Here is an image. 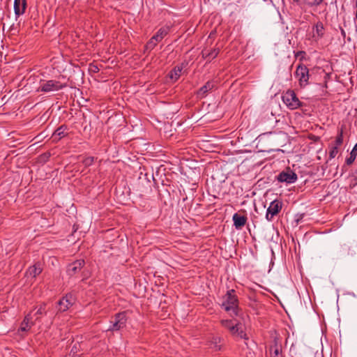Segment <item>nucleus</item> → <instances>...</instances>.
<instances>
[{
    "instance_id": "nucleus-1",
    "label": "nucleus",
    "mask_w": 357,
    "mask_h": 357,
    "mask_svg": "<svg viewBox=\"0 0 357 357\" xmlns=\"http://www.w3.org/2000/svg\"><path fill=\"white\" fill-rule=\"evenodd\" d=\"M223 301L221 307L226 312L231 313V314L237 316L238 314V299L236 295L234 289H231L227 291L226 294L222 298Z\"/></svg>"
},
{
    "instance_id": "nucleus-2",
    "label": "nucleus",
    "mask_w": 357,
    "mask_h": 357,
    "mask_svg": "<svg viewBox=\"0 0 357 357\" xmlns=\"http://www.w3.org/2000/svg\"><path fill=\"white\" fill-rule=\"evenodd\" d=\"M66 86V83H62L56 79L40 80L38 91L44 93L54 92L63 89Z\"/></svg>"
},
{
    "instance_id": "nucleus-3",
    "label": "nucleus",
    "mask_w": 357,
    "mask_h": 357,
    "mask_svg": "<svg viewBox=\"0 0 357 357\" xmlns=\"http://www.w3.org/2000/svg\"><path fill=\"white\" fill-rule=\"evenodd\" d=\"M283 102L290 109H296L303 106V103L298 99L293 90H288L282 97Z\"/></svg>"
},
{
    "instance_id": "nucleus-4",
    "label": "nucleus",
    "mask_w": 357,
    "mask_h": 357,
    "mask_svg": "<svg viewBox=\"0 0 357 357\" xmlns=\"http://www.w3.org/2000/svg\"><path fill=\"white\" fill-rule=\"evenodd\" d=\"M128 317L126 312H121L114 315V321H111V326L107 331H118L123 328L126 326Z\"/></svg>"
},
{
    "instance_id": "nucleus-5",
    "label": "nucleus",
    "mask_w": 357,
    "mask_h": 357,
    "mask_svg": "<svg viewBox=\"0 0 357 357\" xmlns=\"http://www.w3.org/2000/svg\"><path fill=\"white\" fill-rule=\"evenodd\" d=\"M295 77L298 79L301 87H305L310 84L309 69L302 63L298 65L295 71Z\"/></svg>"
},
{
    "instance_id": "nucleus-6",
    "label": "nucleus",
    "mask_w": 357,
    "mask_h": 357,
    "mask_svg": "<svg viewBox=\"0 0 357 357\" xmlns=\"http://www.w3.org/2000/svg\"><path fill=\"white\" fill-rule=\"evenodd\" d=\"M282 202L279 199H275L271 202L266 210V219L268 221H272L275 216L278 215L282 208Z\"/></svg>"
},
{
    "instance_id": "nucleus-7",
    "label": "nucleus",
    "mask_w": 357,
    "mask_h": 357,
    "mask_svg": "<svg viewBox=\"0 0 357 357\" xmlns=\"http://www.w3.org/2000/svg\"><path fill=\"white\" fill-rule=\"evenodd\" d=\"M297 178V174L289 167L281 172L277 176V180L279 182L287 183H294L296 181Z\"/></svg>"
},
{
    "instance_id": "nucleus-8",
    "label": "nucleus",
    "mask_w": 357,
    "mask_h": 357,
    "mask_svg": "<svg viewBox=\"0 0 357 357\" xmlns=\"http://www.w3.org/2000/svg\"><path fill=\"white\" fill-rule=\"evenodd\" d=\"M75 301V299L71 294L63 296L58 302V312H66L74 304Z\"/></svg>"
},
{
    "instance_id": "nucleus-9",
    "label": "nucleus",
    "mask_w": 357,
    "mask_h": 357,
    "mask_svg": "<svg viewBox=\"0 0 357 357\" xmlns=\"http://www.w3.org/2000/svg\"><path fill=\"white\" fill-rule=\"evenodd\" d=\"M85 265V261L82 259H77L69 264L67 266L66 273L68 276L73 277L82 269Z\"/></svg>"
},
{
    "instance_id": "nucleus-10",
    "label": "nucleus",
    "mask_w": 357,
    "mask_h": 357,
    "mask_svg": "<svg viewBox=\"0 0 357 357\" xmlns=\"http://www.w3.org/2000/svg\"><path fill=\"white\" fill-rule=\"evenodd\" d=\"M215 86L216 82L215 80H209L197 91L196 94L199 98H203Z\"/></svg>"
},
{
    "instance_id": "nucleus-11",
    "label": "nucleus",
    "mask_w": 357,
    "mask_h": 357,
    "mask_svg": "<svg viewBox=\"0 0 357 357\" xmlns=\"http://www.w3.org/2000/svg\"><path fill=\"white\" fill-rule=\"evenodd\" d=\"M232 220L234 227L236 229H241L245 225L248 218L246 215H241L239 213H236L233 215Z\"/></svg>"
},
{
    "instance_id": "nucleus-12",
    "label": "nucleus",
    "mask_w": 357,
    "mask_h": 357,
    "mask_svg": "<svg viewBox=\"0 0 357 357\" xmlns=\"http://www.w3.org/2000/svg\"><path fill=\"white\" fill-rule=\"evenodd\" d=\"M26 8V0H15L14 1V12L16 20L25 13Z\"/></svg>"
},
{
    "instance_id": "nucleus-13",
    "label": "nucleus",
    "mask_w": 357,
    "mask_h": 357,
    "mask_svg": "<svg viewBox=\"0 0 357 357\" xmlns=\"http://www.w3.org/2000/svg\"><path fill=\"white\" fill-rule=\"evenodd\" d=\"M68 128L66 125H61L59 126L52 134V140L53 142L56 143L61 140L63 137L68 135Z\"/></svg>"
},
{
    "instance_id": "nucleus-14",
    "label": "nucleus",
    "mask_w": 357,
    "mask_h": 357,
    "mask_svg": "<svg viewBox=\"0 0 357 357\" xmlns=\"http://www.w3.org/2000/svg\"><path fill=\"white\" fill-rule=\"evenodd\" d=\"M219 52V48H213L211 50L204 48V50H202L201 55L204 59H206L208 62H210L211 61L217 57Z\"/></svg>"
},
{
    "instance_id": "nucleus-15",
    "label": "nucleus",
    "mask_w": 357,
    "mask_h": 357,
    "mask_svg": "<svg viewBox=\"0 0 357 357\" xmlns=\"http://www.w3.org/2000/svg\"><path fill=\"white\" fill-rule=\"evenodd\" d=\"M33 317H31V313L26 315L24 319L22 321L20 327L18 331L22 332H26L29 331L31 326L34 325V322L31 321Z\"/></svg>"
},
{
    "instance_id": "nucleus-16",
    "label": "nucleus",
    "mask_w": 357,
    "mask_h": 357,
    "mask_svg": "<svg viewBox=\"0 0 357 357\" xmlns=\"http://www.w3.org/2000/svg\"><path fill=\"white\" fill-rule=\"evenodd\" d=\"M186 66V63H182L181 65L176 66L169 73V77L174 82L177 81L180 76L182 70Z\"/></svg>"
},
{
    "instance_id": "nucleus-17",
    "label": "nucleus",
    "mask_w": 357,
    "mask_h": 357,
    "mask_svg": "<svg viewBox=\"0 0 357 357\" xmlns=\"http://www.w3.org/2000/svg\"><path fill=\"white\" fill-rule=\"evenodd\" d=\"M269 353L271 357H283L281 346L277 340H274L273 344L270 346Z\"/></svg>"
},
{
    "instance_id": "nucleus-18",
    "label": "nucleus",
    "mask_w": 357,
    "mask_h": 357,
    "mask_svg": "<svg viewBox=\"0 0 357 357\" xmlns=\"http://www.w3.org/2000/svg\"><path fill=\"white\" fill-rule=\"evenodd\" d=\"M43 271L41 264L40 263H36L33 266H30L26 271V275L31 276L35 278L36 276L40 275Z\"/></svg>"
},
{
    "instance_id": "nucleus-19",
    "label": "nucleus",
    "mask_w": 357,
    "mask_h": 357,
    "mask_svg": "<svg viewBox=\"0 0 357 357\" xmlns=\"http://www.w3.org/2000/svg\"><path fill=\"white\" fill-rule=\"evenodd\" d=\"M221 324L222 326H224L225 328H227L231 333H236L238 331V323H234L233 320H222Z\"/></svg>"
},
{
    "instance_id": "nucleus-20",
    "label": "nucleus",
    "mask_w": 357,
    "mask_h": 357,
    "mask_svg": "<svg viewBox=\"0 0 357 357\" xmlns=\"http://www.w3.org/2000/svg\"><path fill=\"white\" fill-rule=\"evenodd\" d=\"M169 26H165L161 27L157 33L153 36V39L158 42H160L169 33Z\"/></svg>"
},
{
    "instance_id": "nucleus-21",
    "label": "nucleus",
    "mask_w": 357,
    "mask_h": 357,
    "mask_svg": "<svg viewBox=\"0 0 357 357\" xmlns=\"http://www.w3.org/2000/svg\"><path fill=\"white\" fill-rule=\"evenodd\" d=\"M220 337H213L212 339L209 341V347L213 349L215 351H219L221 349V345L220 344Z\"/></svg>"
},
{
    "instance_id": "nucleus-22",
    "label": "nucleus",
    "mask_w": 357,
    "mask_h": 357,
    "mask_svg": "<svg viewBox=\"0 0 357 357\" xmlns=\"http://www.w3.org/2000/svg\"><path fill=\"white\" fill-rule=\"evenodd\" d=\"M313 30L316 31V33L318 36L322 37L324 34V27L323 23L321 22H318L313 28Z\"/></svg>"
},
{
    "instance_id": "nucleus-23",
    "label": "nucleus",
    "mask_w": 357,
    "mask_h": 357,
    "mask_svg": "<svg viewBox=\"0 0 357 357\" xmlns=\"http://www.w3.org/2000/svg\"><path fill=\"white\" fill-rule=\"evenodd\" d=\"M344 126H342V128L338 130L337 132V136L336 137V139L335 141V146L338 147L339 146L342 145L343 143V131H344Z\"/></svg>"
},
{
    "instance_id": "nucleus-24",
    "label": "nucleus",
    "mask_w": 357,
    "mask_h": 357,
    "mask_svg": "<svg viewBox=\"0 0 357 357\" xmlns=\"http://www.w3.org/2000/svg\"><path fill=\"white\" fill-rule=\"evenodd\" d=\"M233 335L239 337L241 339L248 340V337L247 334L243 331L242 325L238 323V331L236 333H231Z\"/></svg>"
},
{
    "instance_id": "nucleus-25",
    "label": "nucleus",
    "mask_w": 357,
    "mask_h": 357,
    "mask_svg": "<svg viewBox=\"0 0 357 357\" xmlns=\"http://www.w3.org/2000/svg\"><path fill=\"white\" fill-rule=\"evenodd\" d=\"M45 306L46 305L45 303L42 304L40 305V307H38V309L37 310L35 315L36 316V321H38L39 319V315H42V314H47V312L45 310Z\"/></svg>"
},
{
    "instance_id": "nucleus-26",
    "label": "nucleus",
    "mask_w": 357,
    "mask_h": 357,
    "mask_svg": "<svg viewBox=\"0 0 357 357\" xmlns=\"http://www.w3.org/2000/svg\"><path fill=\"white\" fill-rule=\"evenodd\" d=\"M158 42L153 39V37H151V39L147 42L145 45L146 50H149V51L153 50L155 47L157 45Z\"/></svg>"
},
{
    "instance_id": "nucleus-27",
    "label": "nucleus",
    "mask_w": 357,
    "mask_h": 357,
    "mask_svg": "<svg viewBox=\"0 0 357 357\" xmlns=\"http://www.w3.org/2000/svg\"><path fill=\"white\" fill-rule=\"evenodd\" d=\"M356 155H357V153L354 152V151L351 150V151L350 153V155H349V157H348L346 159V164L347 165H351L354 162V160H355V159L356 158Z\"/></svg>"
},
{
    "instance_id": "nucleus-28",
    "label": "nucleus",
    "mask_w": 357,
    "mask_h": 357,
    "mask_svg": "<svg viewBox=\"0 0 357 357\" xmlns=\"http://www.w3.org/2000/svg\"><path fill=\"white\" fill-rule=\"evenodd\" d=\"M93 162H94V157H92V156L86 157L82 160L83 165L86 167L92 165Z\"/></svg>"
},
{
    "instance_id": "nucleus-29",
    "label": "nucleus",
    "mask_w": 357,
    "mask_h": 357,
    "mask_svg": "<svg viewBox=\"0 0 357 357\" xmlns=\"http://www.w3.org/2000/svg\"><path fill=\"white\" fill-rule=\"evenodd\" d=\"M50 156L51 153L50 152H45L39 156V161L40 162H45L49 160Z\"/></svg>"
},
{
    "instance_id": "nucleus-30",
    "label": "nucleus",
    "mask_w": 357,
    "mask_h": 357,
    "mask_svg": "<svg viewBox=\"0 0 357 357\" xmlns=\"http://www.w3.org/2000/svg\"><path fill=\"white\" fill-rule=\"evenodd\" d=\"M338 153V148L337 146H333L329 151V158H334Z\"/></svg>"
},
{
    "instance_id": "nucleus-31",
    "label": "nucleus",
    "mask_w": 357,
    "mask_h": 357,
    "mask_svg": "<svg viewBox=\"0 0 357 357\" xmlns=\"http://www.w3.org/2000/svg\"><path fill=\"white\" fill-rule=\"evenodd\" d=\"M324 0H308L307 4L312 7V6H319Z\"/></svg>"
},
{
    "instance_id": "nucleus-32",
    "label": "nucleus",
    "mask_w": 357,
    "mask_h": 357,
    "mask_svg": "<svg viewBox=\"0 0 357 357\" xmlns=\"http://www.w3.org/2000/svg\"><path fill=\"white\" fill-rule=\"evenodd\" d=\"M91 68V70L94 73H98L99 71V68L96 66H93Z\"/></svg>"
},
{
    "instance_id": "nucleus-33",
    "label": "nucleus",
    "mask_w": 357,
    "mask_h": 357,
    "mask_svg": "<svg viewBox=\"0 0 357 357\" xmlns=\"http://www.w3.org/2000/svg\"><path fill=\"white\" fill-rule=\"evenodd\" d=\"M340 31H341V35L344 38L346 37V32H345V31L342 28H340Z\"/></svg>"
},
{
    "instance_id": "nucleus-34",
    "label": "nucleus",
    "mask_w": 357,
    "mask_h": 357,
    "mask_svg": "<svg viewBox=\"0 0 357 357\" xmlns=\"http://www.w3.org/2000/svg\"><path fill=\"white\" fill-rule=\"evenodd\" d=\"M353 176L354 177V180L357 182V169H356V171L353 174Z\"/></svg>"
},
{
    "instance_id": "nucleus-35",
    "label": "nucleus",
    "mask_w": 357,
    "mask_h": 357,
    "mask_svg": "<svg viewBox=\"0 0 357 357\" xmlns=\"http://www.w3.org/2000/svg\"><path fill=\"white\" fill-rule=\"evenodd\" d=\"M352 151H354V152L357 153V143L354 145Z\"/></svg>"
},
{
    "instance_id": "nucleus-36",
    "label": "nucleus",
    "mask_w": 357,
    "mask_h": 357,
    "mask_svg": "<svg viewBox=\"0 0 357 357\" xmlns=\"http://www.w3.org/2000/svg\"><path fill=\"white\" fill-rule=\"evenodd\" d=\"M10 30H13V29H14V24H13L10 26Z\"/></svg>"
},
{
    "instance_id": "nucleus-37",
    "label": "nucleus",
    "mask_w": 357,
    "mask_h": 357,
    "mask_svg": "<svg viewBox=\"0 0 357 357\" xmlns=\"http://www.w3.org/2000/svg\"><path fill=\"white\" fill-rule=\"evenodd\" d=\"M294 2L298 3L300 0H293Z\"/></svg>"
},
{
    "instance_id": "nucleus-38",
    "label": "nucleus",
    "mask_w": 357,
    "mask_h": 357,
    "mask_svg": "<svg viewBox=\"0 0 357 357\" xmlns=\"http://www.w3.org/2000/svg\"><path fill=\"white\" fill-rule=\"evenodd\" d=\"M347 40H348V41H350V40H351V38L349 37V38H347Z\"/></svg>"
},
{
    "instance_id": "nucleus-39",
    "label": "nucleus",
    "mask_w": 357,
    "mask_h": 357,
    "mask_svg": "<svg viewBox=\"0 0 357 357\" xmlns=\"http://www.w3.org/2000/svg\"><path fill=\"white\" fill-rule=\"evenodd\" d=\"M356 31L357 32V26H356Z\"/></svg>"
}]
</instances>
